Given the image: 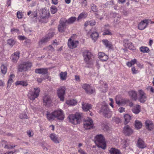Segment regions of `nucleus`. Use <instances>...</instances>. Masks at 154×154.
Masks as SVG:
<instances>
[{
  "instance_id": "13d9d810",
  "label": "nucleus",
  "mask_w": 154,
  "mask_h": 154,
  "mask_svg": "<svg viewBox=\"0 0 154 154\" xmlns=\"http://www.w3.org/2000/svg\"><path fill=\"white\" fill-rule=\"evenodd\" d=\"M131 71L133 74H136L138 73V70L136 69L135 67H133L131 69Z\"/></svg>"
},
{
  "instance_id": "4d7b16f0",
  "label": "nucleus",
  "mask_w": 154,
  "mask_h": 154,
  "mask_svg": "<svg viewBox=\"0 0 154 154\" xmlns=\"http://www.w3.org/2000/svg\"><path fill=\"white\" fill-rule=\"evenodd\" d=\"M108 58V56L106 54L100 60L103 61H106Z\"/></svg>"
},
{
  "instance_id": "7c9ffc66",
  "label": "nucleus",
  "mask_w": 154,
  "mask_h": 154,
  "mask_svg": "<svg viewBox=\"0 0 154 154\" xmlns=\"http://www.w3.org/2000/svg\"><path fill=\"white\" fill-rule=\"evenodd\" d=\"M99 35L97 32H95L92 33L91 37L93 40L95 42L98 38Z\"/></svg>"
},
{
  "instance_id": "4468645a",
  "label": "nucleus",
  "mask_w": 154,
  "mask_h": 154,
  "mask_svg": "<svg viewBox=\"0 0 154 154\" xmlns=\"http://www.w3.org/2000/svg\"><path fill=\"white\" fill-rule=\"evenodd\" d=\"M79 43V42L77 41H75L72 40L70 38L69 39L68 45L69 47L71 49H73L75 48Z\"/></svg>"
},
{
  "instance_id": "79ce46f5",
  "label": "nucleus",
  "mask_w": 154,
  "mask_h": 154,
  "mask_svg": "<svg viewBox=\"0 0 154 154\" xmlns=\"http://www.w3.org/2000/svg\"><path fill=\"white\" fill-rule=\"evenodd\" d=\"M50 11L52 14H54L57 12V7L54 6H52L50 8Z\"/></svg>"
},
{
  "instance_id": "a211bd4d",
  "label": "nucleus",
  "mask_w": 154,
  "mask_h": 154,
  "mask_svg": "<svg viewBox=\"0 0 154 154\" xmlns=\"http://www.w3.org/2000/svg\"><path fill=\"white\" fill-rule=\"evenodd\" d=\"M146 128L151 131L154 128V125L152 122L149 120H146L145 122Z\"/></svg>"
},
{
  "instance_id": "9d476101",
  "label": "nucleus",
  "mask_w": 154,
  "mask_h": 154,
  "mask_svg": "<svg viewBox=\"0 0 154 154\" xmlns=\"http://www.w3.org/2000/svg\"><path fill=\"white\" fill-rule=\"evenodd\" d=\"M84 127L86 129H90L93 127V121L90 118H88L84 122Z\"/></svg>"
},
{
  "instance_id": "dca6fc26",
  "label": "nucleus",
  "mask_w": 154,
  "mask_h": 154,
  "mask_svg": "<svg viewBox=\"0 0 154 154\" xmlns=\"http://www.w3.org/2000/svg\"><path fill=\"white\" fill-rule=\"evenodd\" d=\"M20 52L17 51L14 52L11 57V61L14 63H16L20 57Z\"/></svg>"
},
{
  "instance_id": "5701e85b",
  "label": "nucleus",
  "mask_w": 154,
  "mask_h": 154,
  "mask_svg": "<svg viewBox=\"0 0 154 154\" xmlns=\"http://www.w3.org/2000/svg\"><path fill=\"white\" fill-rule=\"evenodd\" d=\"M128 94L131 98L134 100H136L137 98V93L136 91H131L128 92Z\"/></svg>"
},
{
  "instance_id": "bf43d9fd",
  "label": "nucleus",
  "mask_w": 154,
  "mask_h": 154,
  "mask_svg": "<svg viewBox=\"0 0 154 154\" xmlns=\"http://www.w3.org/2000/svg\"><path fill=\"white\" fill-rule=\"evenodd\" d=\"M78 152L81 154H87L81 148L78 150Z\"/></svg>"
},
{
  "instance_id": "09e8293b",
  "label": "nucleus",
  "mask_w": 154,
  "mask_h": 154,
  "mask_svg": "<svg viewBox=\"0 0 154 154\" xmlns=\"http://www.w3.org/2000/svg\"><path fill=\"white\" fill-rule=\"evenodd\" d=\"M103 35H112V33L108 29H105L103 33Z\"/></svg>"
},
{
  "instance_id": "412c9836",
  "label": "nucleus",
  "mask_w": 154,
  "mask_h": 154,
  "mask_svg": "<svg viewBox=\"0 0 154 154\" xmlns=\"http://www.w3.org/2000/svg\"><path fill=\"white\" fill-rule=\"evenodd\" d=\"M35 72L37 73L45 74L47 73L48 69H47L44 68L37 69H35Z\"/></svg>"
},
{
  "instance_id": "8fccbe9b",
  "label": "nucleus",
  "mask_w": 154,
  "mask_h": 154,
  "mask_svg": "<svg viewBox=\"0 0 154 154\" xmlns=\"http://www.w3.org/2000/svg\"><path fill=\"white\" fill-rule=\"evenodd\" d=\"M91 9L94 12L97 11V8L96 5L92 4L91 5Z\"/></svg>"
},
{
  "instance_id": "20e7f679",
  "label": "nucleus",
  "mask_w": 154,
  "mask_h": 154,
  "mask_svg": "<svg viewBox=\"0 0 154 154\" xmlns=\"http://www.w3.org/2000/svg\"><path fill=\"white\" fill-rule=\"evenodd\" d=\"M32 66V63L29 62H24L18 65L17 67L18 71L22 72L27 70Z\"/></svg>"
},
{
  "instance_id": "6e6d98bb",
  "label": "nucleus",
  "mask_w": 154,
  "mask_h": 154,
  "mask_svg": "<svg viewBox=\"0 0 154 154\" xmlns=\"http://www.w3.org/2000/svg\"><path fill=\"white\" fill-rule=\"evenodd\" d=\"M134 47L132 43L130 42L129 43V45H128L127 48H128L129 49L131 50L133 49Z\"/></svg>"
},
{
  "instance_id": "0eeeda50",
  "label": "nucleus",
  "mask_w": 154,
  "mask_h": 154,
  "mask_svg": "<svg viewBox=\"0 0 154 154\" xmlns=\"http://www.w3.org/2000/svg\"><path fill=\"white\" fill-rule=\"evenodd\" d=\"M54 114L55 118H57V119L60 120H63L64 119V115L62 110L58 109L54 111Z\"/></svg>"
},
{
  "instance_id": "473e14b6",
  "label": "nucleus",
  "mask_w": 154,
  "mask_h": 154,
  "mask_svg": "<svg viewBox=\"0 0 154 154\" xmlns=\"http://www.w3.org/2000/svg\"><path fill=\"white\" fill-rule=\"evenodd\" d=\"M124 118L125 119L124 123L125 125L128 123L131 119V116L128 114L125 115Z\"/></svg>"
},
{
  "instance_id": "39448f33",
  "label": "nucleus",
  "mask_w": 154,
  "mask_h": 154,
  "mask_svg": "<svg viewBox=\"0 0 154 154\" xmlns=\"http://www.w3.org/2000/svg\"><path fill=\"white\" fill-rule=\"evenodd\" d=\"M100 111L106 117L109 118L111 116V112L107 104H103L101 107Z\"/></svg>"
},
{
  "instance_id": "a19ab883",
  "label": "nucleus",
  "mask_w": 154,
  "mask_h": 154,
  "mask_svg": "<svg viewBox=\"0 0 154 154\" xmlns=\"http://www.w3.org/2000/svg\"><path fill=\"white\" fill-rule=\"evenodd\" d=\"M1 72L3 74H5L7 72V68L4 65H2L1 66Z\"/></svg>"
},
{
  "instance_id": "0e129e2a",
  "label": "nucleus",
  "mask_w": 154,
  "mask_h": 154,
  "mask_svg": "<svg viewBox=\"0 0 154 154\" xmlns=\"http://www.w3.org/2000/svg\"><path fill=\"white\" fill-rule=\"evenodd\" d=\"M90 22V26H93L95 24V22L94 20H92L91 21H89Z\"/></svg>"
},
{
  "instance_id": "cd10ccee",
  "label": "nucleus",
  "mask_w": 154,
  "mask_h": 154,
  "mask_svg": "<svg viewBox=\"0 0 154 154\" xmlns=\"http://www.w3.org/2000/svg\"><path fill=\"white\" fill-rule=\"evenodd\" d=\"M42 15L41 17L43 18H45L47 17L49 14V11L45 9L42 10Z\"/></svg>"
},
{
  "instance_id": "3c124183",
  "label": "nucleus",
  "mask_w": 154,
  "mask_h": 154,
  "mask_svg": "<svg viewBox=\"0 0 154 154\" xmlns=\"http://www.w3.org/2000/svg\"><path fill=\"white\" fill-rule=\"evenodd\" d=\"M15 146V145H5V146L4 147L6 149H11L14 147Z\"/></svg>"
},
{
  "instance_id": "c756f323",
  "label": "nucleus",
  "mask_w": 154,
  "mask_h": 154,
  "mask_svg": "<svg viewBox=\"0 0 154 154\" xmlns=\"http://www.w3.org/2000/svg\"><path fill=\"white\" fill-rule=\"evenodd\" d=\"M67 72H61L60 74V79L62 80H65L66 79Z\"/></svg>"
},
{
  "instance_id": "72a5a7b5",
  "label": "nucleus",
  "mask_w": 154,
  "mask_h": 154,
  "mask_svg": "<svg viewBox=\"0 0 154 154\" xmlns=\"http://www.w3.org/2000/svg\"><path fill=\"white\" fill-rule=\"evenodd\" d=\"M140 51L143 53H148L150 50L149 49L146 47L142 46L140 48Z\"/></svg>"
},
{
  "instance_id": "423d86ee",
  "label": "nucleus",
  "mask_w": 154,
  "mask_h": 154,
  "mask_svg": "<svg viewBox=\"0 0 154 154\" xmlns=\"http://www.w3.org/2000/svg\"><path fill=\"white\" fill-rule=\"evenodd\" d=\"M65 91L66 88L64 86L59 87L57 90V95L61 101H64Z\"/></svg>"
},
{
  "instance_id": "6ab92c4d",
  "label": "nucleus",
  "mask_w": 154,
  "mask_h": 154,
  "mask_svg": "<svg viewBox=\"0 0 154 154\" xmlns=\"http://www.w3.org/2000/svg\"><path fill=\"white\" fill-rule=\"evenodd\" d=\"M132 110L133 112L134 113L136 114H138L140 111V106L139 105L137 104L133 106Z\"/></svg>"
},
{
  "instance_id": "7ed1b4c3",
  "label": "nucleus",
  "mask_w": 154,
  "mask_h": 154,
  "mask_svg": "<svg viewBox=\"0 0 154 154\" xmlns=\"http://www.w3.org/2000/svg\"><path fill=\"white\" fill-rule=\"evenodd\" d=\"M40 92V90L38 88H32L29 91L28 97L30 100H33L38 96Z\"/></svg>"
},
{
  "instance_id": "aec40b11",
  "label": "nucleus",
  "mask_w": 154,
  "mask_h": 154,
  "mask_svg": "<svg viewBox=\"0 0 154 154\" xmlns=\"http://www.w3.org/2000/svg\"><path fill=\"white\" fill-rule=\"evenodd\" d=\"M82 107L84 111L86 112L91 109L92 106L91 104L83 103L82 104Z\"/></svg>"
},
{
  "instance_id": "bb28decb",
  "label": "nucleus",
  "mask_w": 154,
  "mask_h": 154,
  "mask_svg": "<svg viewBox=\"0 0 154 154\" xmlns=\"http://www.w3.org/2000/svg\"><path fill=\"white\" fill-rule=\"evenodd\" d=\"M14 77V75L13 74H11L10 75L9 78V79L8 80V81L7 82V88H8L10 87L11 86V83L13 82V79H12V78L13 77Z\"/></svg>"
},
{
  "instance_id": "1a4fd4ad",
  "label": "nucleus",
  "mask_w": 154,
  "mask_h": 154,
  "mask_svg": "<svg viewBox=\"0 0 154 154\" xmlns=\"http://www.w3.org/2000/svg\"><path fill=\"white\" fill-rule=\"evenodd\" d=\"M82 88L85 90L86 93L88 94H91L95 92L94 89H93L89 84H85L83 85Z\"/></svg>"
},
{
  "instance_id": "c03bdc74",
  "label": "nucleus",
  "mask_w": 154,
  "mask_h": 154,
  "mask_svg": "<svg viewBox=\"0 0 154 154\" xmlns=\"http://www.w3.org/2000/svg\"><path fill=\"white\" fill-rule=\"evenodd\" d=\"M19 117L21 119H27L28 118V116L25 112H23L21 113L19 115Z\"/></svg>"
},
{
  "instance_id": "69168bd1",
  "label": "nucleus",
  "mask_w": 154,
  "mask_h": 154,
  "mask_svg": "<svg viewBox=\"0 0 154 154\" xmlns=\"http://www.w3.org/2000/svg\"><path fill=\"white\" fill-rule=\"evenodd\" d=\"M18 38L21 40L26 39V38L24 36L20 35L18 36Z\"/></svg>"
},
{
  "instance_id": "de8ad7c7",
  "label": "nucleus",
  "mask_w": 154,
  "mask_h": 154,
  "mask_svg": "<svg viewBox=\"0 0 154 154\" xmlns=\"http://www.w3.org/2000/svg\"><path fill=\"white\" fill-rule=\"evenodd\" d=\"M130 42L127 39H124L123 42V45L125 48H127L128 45H129Z\"/></svg>"
},
{
  "instance_id": "864d4df0",
  "label": "nucleus",
  "mask_w": 154,
  "mask_h": 154,
  "mask_svg": "<svg viewBox=\"0 0 154 154\" xmlns=\"http://www.w3.org/2000/svg\"><path fill=\"white\" fill-rule=\"evenodd\" d=\"M102 127L103 130L105 131L107 130L109 128V126L107 125H103Z\"/></svg>"
},
{
  "instance_id": "58836bf2",
  "label": "nucleus",
  "mask_w": 154,
  "mask_h": 154,
  "mask_svg": "<svg viewBox=\"0 0 154 154\" xmlns=\"http://www.w3.org/2000/svg\"><path fill=\"white\" fill-rule=\"evenodd\" d=\"M112 120L113 122H115L117 124L121 122V120L119 117L117 116L113 117Z\"/></svg>"
},
{
  "instance_id": "e433bc0d",
  "label": "nucleus",
  "mask_w": 154,
  "mask_h": 154,
  "mask_svg": "<svg viewBox=\"0 0 154 154\" xmlns=\"http://www.w3.org/2000/svg\"><path fill=\"white\" fill-rule=\"evenodd\" d=\"M137 61V60L134 59L133 60H132L130 62H128L127 63V65L129 67H130L134 64L136 63Z\"/></svg>"
},
{
  "instance_id": "f704fd0d",
  "label": "nucleus",
  "mask_w": 154,
  "mask_h": 154,
  "mask_svg": "<svg viewBox=\"0 0 154 154\" xmlns=\"http://www.w3.org/2000/svg\"><path fill=\"white\" fill-rule=\"evenodd\" d=\"M50 39V37H48L46 35L45 37L43 38L39 41V44H42L48 41Z\"/></svg>"
},
{
  "instance_id": "c9c22d12",
  "label": "nucleus",
  "mask_w": 154,
  "mask_h": 154,
  "mask_svg": "<svg viewBox=\"0 0 154 154\" xmlns=\"http://www.w3.org/2000/svg\"><path fill=\"white\" fill-rule=\"evenodd\" d=\"M102 42L106 47L110 48L112 46V44L111 42H109L107 40H103Z\"/></svg>"
},
{
  "instance_id": "a878e982",
  "label": "nucleus",
  "mask_w": 154,
  "mask_h": 154,
  "mask_svg": "<svg viewBox=\"0 0 154 154\" xmlns=\"http://www.w3.org/2000/svg\"><path fill=\"white\" fill-rule=\"evenodd\" d=\"M46 115L47 119L49 120H53L55 118L54 114V112L50 113V112L47 111V112Z\"/></svg>"
},
{
  "instance_id": "c85d7f7f",
  "label": "nucleus",
  "mask_w": 154,
  "mask_h": 154,
  "mask_svg": "<svg viewBox=\"0 0 154 154\" xmlns=\"http://www.w3.org/2000/svg\"><path fill=\"white\" fill-rule=\"evenodd\" d=\"M109 152L110 154H120V151L116 148H112L109 150Z\"/></svg>"
},
{
  "instance_id": "052dcab7",
  "label": "nucleus",
  "mask_w": 154,
  "mask_h": 154,
  "mask_svg": "<svg viewBox=\"0 0 154 154\" xmlns=\"http://www.w3.org/2000/svg\"><path fill=\"white\" fill-rule=\"evenodd\" d=\"M105 55V54L103 53H99L98 54L99 57L100 59H101Z\"/></svg>"
},
{
  "instance_id": "6e6552de",
  "label": "nucleus",
  "mask_w": 154,
  "mask_h": 154,
  "mask_svg": "<svg viewBox=\"0 0 154 154\" xmlns=\"http://www.w3.org/2000/svg\"><path fill=\"white\" fill-rule=\"evenodd\" d=\"M83 55L85 61L87 64H88L92 56L91 52L88 50H85L83 53Z\"/></svg>"
},
{
  "instance_id": "5fc2aeb1",
  "label": "nucleus",
  "mask_w": 154,
  "mask_h": 154,
  "mask_svg": "<svg viewBox=\"0 0 154 154\" xmlns=\"http://www.w3.org/2000/svg\"><path fill=\"white\" fill-rule=\"evenodd\" d=\"M22 13L20 12V11H18L17 13V17L19 19L22 18Z\"/></svg>"
},
{
  "instance_id": "f03ea898",
  "label": "nucleus",
  "mask_w": 154,
  "mask_h": 154,
  "mask_svg": "<svg viewBox=\"0 0 154 154\" xmlns=\"http://www.w3.org/2000/svg\"><path fill=\"white\" fill-rule=\"evenodd\" d=\"M95 142L97 144L98 146L103 149H105L106 148V143L103 136L101 134L97 135L95 137Z\"/></svg>"
},
{
  "instance_id": "2f4dec72",
  "label": "nucleus",
  "mask_w": 154,
  "mask_h": 154,
  "mask_svg": "<svg viewBox=\"0 0 154 154\" xmlns=\"http://www.w3.org/2000/svg\"><path fill=\"white\" fill-rule=\"evenodd\" d=\"M142 125V123L140 121L138 120H136L135 121V126L137 129H138L140 128Z\"/></svg>"
},
{
  "instance_id": "e2e57ef3",
  "label": "nucleus",
  "mask_w": 154,
  "mask_h": 154,
  "mask_svg": "<svg viewBox=\"0 0 154 154\" xmlns=\"http://www.w3.org/2000/svg\"><path fill=\"white\" fill-rule=\"evenodd\" d=\"M117 14L115 13H110L109 17L110 18H115L116 17Z\"/></svg>"
},
{
  "instance_id": "2eb2a0df",
  "label": "nucleus",
  "mask_w": 154,
  "mask_h": 154,
  "mask_svg": "<svg viewBox=\"0 0 154 154\" xmlns=\"http://www.w3.org/2000/svg\"><path fill=\"white\" fill-rule=\"evenodd\" d=\"M133 130L128 125H126L123 128V133L125 135L130 136L132 134Z\"/></svg>"
},
{
  "instance_id": "4c0bfd02",
  "label": "nucleus",
  "mask_w": 154,
  "mask_h": 154,
  "mask_svg": "<svg viewBox=\"0 0 154 154\" xmlns=\"http://www.w3.org/2000/svg\"><path fill=\"white\" fill-rule=\"evenodd\" d=\"M16 85H20L23 86H26L28 85L27 82L25 81H17L16 83Z\"/></svg>"
},
{
  "instance_id": "f257e3e1",
  "label": "nucleus",
  "mask_w": 154,
  "mask_h": 154,
  "mask_svg": "<svg viewBox=\"0 0 154 154\" xmlns=\"http://www.w3.org/2000/svg\"><path fill=\"white\" fill-rule=\"evenodd\" d=\"M82 116V113L76 112L75 114L69 115L68 118L70 122L74 125H76L80 123Z\"/></svg>"
},
{
  "instance_id": "774afa93",
  "label": "nucleus",
  "mask_w": 154,
  "mask_h": 154,
  "mask_svg": "<svg viewBox=\"0 0 154 154\" xmlns=\"http://www.w3.org/2000/svg\"><path fill=\"white\" fill-rule=\"evenodd\" d=\"M48 49L49 50H51V51H54V48L51 45H49L48 47Z\"/></svg>"
},
{
  "instance_id": "37998d69",
  "label": "nucleus",
  "mask_w": 154,
  "mask_h": 154,
  "mask_svg": "<svg viewBox=\"0 0 154 154\" xmlns=\"http://www.w3.org/2000/svg\"><path fill=\"white\" fill-rule=\"evenodd\" d=\"M15 41L11 39H10L8 40V44L11 47L15 44Z\"/></svg>"
},
{
  "instance_id": "f8f14e48",
  "label": "nucleus",
  "mask_w": 154,
  "mask_h": 154,
  "mask_svg": "<svg viewBox=\"0 0 154 154\" xmlns=\"http://www.w3.org/2000/svg\"><path fill=\"white\" fill-rule=\"evenodd\" d=\"M43 103L46 106H49L52 102V100L49 96L45 95L43 98Z\"/></svg>"
},
{
  "instance_id": "338daca9",
  "label": "nucleus",
  "mask_w": 154,
  "mask_h": 154,
  "mask_svg": "<svg viewBox=\"0 0 154 154\" xmlns=\"http://www.w3.org/2000/svg\"><path fill=\"white\" fill-rule=\"evenodd\" d=\"M125 108L123 107H120L119 109V111L120 113L122 112L125 111Z\"/></svg>"
},
{
  "instance_id": "ddd939ff",
  "label": "nucleus",
  "mask_w": 154,
  "mask_h": 154,
  "mask_svg": "<svg viewBox=\"0 0 154 154\" xmlns=\"http://www.w3.org/2000/svg\"><path fill=\"white\" fill-rule=\"evenodd\" d=\"M66 23L63 19H61L60 21L59 25L58 26V29L60 32H63L66 29Z\"/></svg>"
},
{
  "instance_id": "4be33fe9",
  "label": "nucleus",
  "mask_w": 154,
  "mask_h": 154,
  "mask_svg": "<svg viewBox=\"0 0 154 154\" xmlns=\"http://www.w3.org/2000/svg\"><path fill=\"white\" fill-rule=\"evenodd\" d=\"M137 146L140 148H144L146 147V145L143 140L140 138H139L137 143Z\"/></svg>"
},
{
  "instance_id": "a18cd8bd",
  "label": "nucleus",
  "mask_w": 154,
  "mask_h": 154,
  "mask_svg": "<svg viewBox=\"0 0 154 154\" xmlns=\"http://www.w3.org/2000/svg\"><path fill=\"white\" fill-rule=\"evenodd\" d=\"M54 32L52 30H50L49 31L48 34L46 36L48 37H50V39L52 38L54 35Z\"/></svg>"
},
{
  "instance_id": "603ef678",
  "label": "nucleus",
  "mask_w": 154,
  "mask_h": 154,
  "mask_svg": "<svg viewBox=\"0 0 154 154\" xmlns=\"http://www.w3.org/2000/svg\"><path fill=\"white\" fill-rule=\"evenodd\" d=\"M119 96H117L115 98L116 99V104H118V105H120L122 103L121 102L120 100H119Z\"/></svg>"
},
{
  "instance_id": "b1692460",
  "label": "nucleus",
  "mask_w": 154,
  "mask_h": 154,
  "mask_svg": "<svg viewBox=\"0 0 154 154\" xmlns=\"http://www.w3.org/2000/svg\"><path fill=\"white\" fill-rule=\"evenodd\" d=\"M66 22V23L68 24H71L73 23L75 21L76 18L75 17H72L69 18L68 20L63 19Z\"/></svg>"
},
{
  "instance_id": "ea45409f",
  "label": "nucleus",
  "mask_w": 154,
  "mask_h": 154,
  "mask_svg": "<svg viewBox=\"0 0 154 154\" xmlns=\"http://www.w3.org/2000/svg\"><path fill=\"white\" fill-rule=\"evenodd\" d=\"M77 101L75 100H72L68 101L66 102V103L70 105H75L77 103Z\"/></svg>"
},
{
  "instance_id": "49530a36",
  "label": "nucleus",
  "mask_w": 154,
  "mask_h": 154,
  "mask_svg": "<svg viewBox=\"0 0 154 154\" xmlns=\"http://www.w3.org/2000/svg\"><path fill=\"white\" fill-rule=\"evenodd\" d=\"M87 16V14L85 12L81 13L79 16L78 18V20H79L80 19L82 18H85Z\"/></svg>"
},
{
  "instance_id": "393cba45",
  "label": "nucleus",
  "mask_w": 154,
  "mask_h": 154,
  "mask_svg": "<svg viewBox=\"0 0 154 154\" xmlns=\"http://www.w3.org/2000/svg\"><path fill=\"white\" fill-rule=\"evenodd\" d=\"M51 139L56 143H58L59 141L58 140V137L55 134H52L50 135V136Z\"/></svg>"
},
{
  "instance_id": "9b49d317",
  "label": "nucleus",
  "mask_w": 154,
  "mask_h": 154,
  "mask_svg": "<svg viewBox=\"0 0 154 154\" xmlns=\"http://www.w3.org/2000/svg\"><path fill=\"white\" fill-rule=\"evenodd\" d=\"M139 99L141 103L145 102L146 100V94L142 90L139 91Z\"/></svg>"
},
{
  "instance_id": "f3484780",
  "label": "nucleus",
  "mask_w": 154,
  "mask_h": 154,
  "mask_svg": "<svg viewBox=\"0 0 154 154\" xmlns=\"http://www.w3.org/2000/svg\"><path fill=\"white\" fill-rule=\"evenodd\" d=\"M148 24V20H144L141 21L138 25V28L140 30H143L147 26Z\"/></svg>"
},
{
  "instance_id": "680f3d73",
  "label": "nucleus",
  "mask_w": 154,
  "mask_h": 154,
  "mask_svg": "<svg viewBox=\"0 0 154 154\" xmlns=\"http://www.w3.org/2000/svg\"><path fill=\"white\" fill-rule=\"evenodd\" d=\"M147 89L148 90H150V91L152 93H154V89L151 86H148L147 87Z\"/></svg>"
}]
</instances>
